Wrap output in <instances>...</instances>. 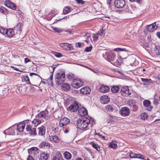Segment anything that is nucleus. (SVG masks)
I'll return each mask as SVG.
<instances>
[{
	"instance_id": "30",
	"label": "nucleus",
	"mask_w": 160,
	"mask_h": 160,
	"mask_svg": "<svg viewBox=\"0 0 160 160\" xmlns=\"http://www.w3.org/2000/svg\"><path fill=\"white\" fill-rule=\"evenodd\" d=\"M62 88L64 90L68 91L70 89V86L68 84L65 83L62 85Z\"/></svg>"
},
{
	"instance_id": "47",
	"label": "nucleus",
	"mask_w": 160,
	"mask_h": 160,
	"mask_svg": "<svg viewBox=\"0 0 160 160\" xmlns=\"http://www.w3.org/2000/svg\"><path fill=\"white\" fill-rule=\"evenodd\" d=\"M74 77L73 75L72 74L68 75L67 76L68 78L70 80H73L74 79H73Z\"/></svg>"
},
{
	"instance_id": "7",
	"label": "nucleus",
	"mask_w": 160,
	"mask_h": 160,
	"mask_svg": "<svg viewBox=\"0 0 160 160\" xmlns=\"http://www.w3.org/2000/svg\"><path fill=\"white\" fill-rule=\"evenodd\" d=\"M70 122V120L68 118L66 117L62 118L59 122V126L60 127H62L68 124Z\"/></svg>"
},
{
	"instance_id": "40",
	"label": "nucleus",
	"mask_w": 160,
	"mask_h": 160,
	"mask_svg": "<svg viewBox=\"0 0 160 160\" xmlns=\"http://www.w3.org/2000/svg\"><path fill=\"white\" fill-rule=\"evenodd\" d=\"M8 134L9 135H14L15 134L14 130L13 129L9 128L8 130Z\"/></svg>"
},
{
	"instance_id": "18",
	"label": "nucleus",
	"mask_w": 160,
	"mask_h": 160,
	"mask_svg": "<svg viewBox=\"0 0 160 160\" xmlns=\"http://www.w3.org/2000/svg\"><path fill=\"white\" fill-rule=\"evenodd\" d=\"M25 122L20 123L17 126V129L19 132H22L25 128Z\"/></svg>"
},
{
	"instance_id": "45",
	"label": "nucleus",
	"mask_w": 160,
	"mask_h": 160,
	"mask_svg": "<svg viewBox=\"0 0 160 160\" xmlns=\"http://www.w3.org/2000/svg\"><path fill=\"white\" fill-rule=\"evenodd\" d=\"M137 154L134 152H131L129 154V156L130 158H136Z\"/></svg>"
},
{
	"instance_id": "60",
	"label": "nucleus",
	"mask_w": 160,
	"mask_h": 160,
	"mask_svg": "<svg viewBox=\"0 0 160 160\" xmlns=\"http://www.w3.org/2000/svg\"><path fill=\"white\" fill-rule=\"evenodd\" d=\"M96 134L98 135V136L99 137V138H101L102 139V140L105 139V137L104 136H102V135H101L99 133H96Z\"/></svg>"
},
{
	"instance_id": "27",
	"label": "nucleus",
	"mask_w": 160,
	"mask_h": 160,
	"mask_svg": "<svg viewBox=\"0 0 160 160\" xmlns=\"http://www.w3.org/2000/svg\"><path fill=\"white\" fill-rule=\"evenodd\" d=\"M117 142L116 141H112L109 144V146L111 148L116 149L117 148Z\"/></svg>"
},
{
	"instance_id": "24",
	"label": "nucleus",
	"mask_w": 160,
	"mask_h": 160,
	"mask_svg": "<svg viewBox=\"0 0 160 160\" xmlns=\"http://www.w3.org/2000/svg\"><path fill=\"white\" fill-rule=\"evenodd\" d=\"M101 102L103 104H106L109 101V98L107 96H102L100 98Z\"/></svg>"
},
{
	"instance_id": "3",
	"label": "nucleus",
	"mask_w": 160,
	"mask_h": 160,
	"mask_svg": "<svg viewBox=\"0 0 160 160\" xmlns=\"http://www.w3.org/2000/svg\"><path fill=\"white\" fill-rule=\"evenodd\" d=\"M83 84V82L79 78H74L72 82V86L75 88H78Z\"/></svg>"
},
{
	"instance_id": "52",
	"label": "nucleus",
	"mask_w": 160,
	"mask_h": 160,
	"mask_svg": "<svg viewBox=\"0 0 160 160\" xmlns=\"http://www.w3.org/2000/svg\"><path fill=\"white\" fill-rule=\"evenodd\" d=\"M143 47L145 48H148L149 47V43L148 42H144L143 43Z\"/></svg>"
},
{
	"instance_id": "35",
	"label": "nucleus",
	"mask_w": 160,
	"mask_h": 160,
	"mask_svg": "<svg viewBox=\"0 0 160 160\" xmlns=\"http://www.w3.org/2000/svg\"><path fill=\"white\" fill-rule=\"evenodd\" d=\"M136 103L135 101L134 100L129 99L127 101V104L130 107H132V106Z\"/></svg>"
},
{
	"instance_id": "61",
	"label": "nucleus",
	"mask_w": 160,
	"mask_h": 160,
	"mask_svg": "<svg viewBox=\"0 0 160 160\" xmlns=\"http://www.w3.org/2000/svg\"><path fill=\"white\" fill-rule=\"evenodd\" d=\"M32 126L30 125H27L26 127V129L27 131L29 132Z\"/></svg>"
},
{
	"instance_id": "11",
	"label": "nucleus",
	"mask_w": 160,
	"mask_h": 160,
	"mask_svg": "<svg viewBox=\"0 0 160 160\" xmlns=\"http://www.w3.org/2000/svg\"><path fill=\"white\" fill-rule=\"evenodd\" d=\"M143 104L144 106L146 107V109L148 111H151L152 107L151 106V102L148 100H146L143 102Z\"/></svg>"
},
{
	"instance_id": "36",
	"label": "nucleus",
	"mask_w": 160,
	"mask_h": 160,
	"mask_svg": "<svg viewBox=\"0 0 160 160\" xmlns=\"http://www.w3.org/2000/svg\"><path fill=\"white\" fill-rule=\"evenodd\" d=\"M92 146L98 152H100L101 151V149L99 145L95 143H92Z\"/></svg>"
},
{
	"instance_id": "23",
	"label": "nucleus",
	"mask_w": 160,
	"mask_h": 160,
	"mask_svg": "<svg viewBox=\"0 0 160 160\" xmlns=\"http://www.w3.org/2000/svg\"><path fill=\"white\" fill-rule=\"evenodd\" d=\"M42 119H40L38 118H36L34 119L32 122V125H33L35 127H37L38 124H40L41 122Z\"/></svg>"
},
{
	"instance_id": "10",
	"label": "nucleus",
	"mask_w": 160,
	"mask_h": 160,
	"mask_svg": "<svg viewBox=\"0 0 160 160\" xmlns=\"http://www.w3.org/2000/svg\"><path fill=\"white\" fill-rule=\"evenodd\" d=\"M158 26L156 25V22H154L151 24L148 25L147 26V29L148 31L152 32L156 30Z\"/></svg>"
},
{
	"instance_id": "54",
	"label": "nucleus",
	"mask_w": 160,
	"mask_h": 160,
	"mask_svg": "<svg viewBox=\"0 0 160 160\" xmlns=\"http://www.w3.org/2000/svg\"><path fill=\"white\" fill-rule=\"evenodd\" d=\"M104 32V31L103 29H102L101 30H100L98 32V35H99L101 36H102L103 35V34L104 33L103 32Z\"/></svg>"
},
{
	"instance_id": "17",
	"label": "nucleus",
	"mask_w": 160,
	"mask_h": 160,
	"mask_svg": "<svg viewBox=\"0 0 160 160\" xmlns=\"http://www.w3.org/2000/svg\"><path fill=\"white\" fill-rule=\"evenodd\" d=\"M109 88L107 86L104 85L102 86L99 89L100 92L102 93H106L109 91Z\"/></svg>"
},
{
	"instance_id": "22",
	"label": "nucleus",
	"mask_w": 160,
	"mask_h": 160,
	"mask_svg": "<svg viewBox=\"0 0 160 160\" xmlns=\"http://www.w3.org/2000/svg\"><path fill=\"white\" fill-rule=\"evenodd\" d=\"M9 37H12L14 35V32L12 28H10L7 30L6 34Z\"/></svg>"
},
{
	"instance_id": "43",
	"label": "nucleus",
	"mask_w": 160,
	"mask_h": 160,
	"mask_svg": "<svg viewBox=\"0 0 160 160\" xmlns=\"http://www.w3.org/2000/svg\"><path fill=\"white\" fill-rule=\"evenodd\" d=\"M31 132H29V133L32 135H33L35 136L36 135H37V132H36V128H33Z\"/></svg>"
},
{
	"instance_id": "20",
	"label": "nucleus",
	"mask_w": 160,
	"mask_h": 160,
	"mask_svg": "<svg viewBox=\"0 0 160 160\" xmlns=\"http://www.w3.org/2000/svg\"><path fill=\"white\" fill-rule=\"evenodd\" d=\"M78 113L80 116H84L87 114L88 111L85 108H82L79 109Z\"/></svg>"
},
{
	"instance_id": "28",
	"label": "nucleus",
	"mask_w": 160,
	"mask_h": 160,
	"mask_svg": "<svg viewBox=\"0 0 160 160\" xmlns=\"http://www.w3.org/2000/svg\"><path fill=\"white\" fill-rule=\"evenodd\" d=\"M48 154L47 153H43L40 154V156L39 158L41 160H47L48 157Z\"/></svg>"
},
{
	"instance_id": "2",
	"label": "nucleus",
	"mask_w": 160,
	"mask_h": 160,
	"mask_svg": "<svg viewBox=\"0 0 160 160\" xmlns=\"http://www.w3.org/2000/svg\"><path fill=\"white\" fill-rule=\"evenodd\" d=\"M65 79L64 73L60 72H59L57 73L55 81L57 84L59 85L64 82Z\"/></svg>"
},
{
	"instance_id": "13",
	"label": "nucleus",
	"mask_w": 160,
	"mask_h": 160,
	"mask_svg": "<svg viewBox=\"0 0 160 160\" xmlns=\"http://www.w3.org/2000/svg\"><path fill=\"white\" fill-rule=\"evenodd\" d=\"M80 92L82 94H87L90 92L91 89L88 87H84L80 90Z\"/></svg>"
},
{
	"instance_id": "8",
	"label": "nucleus",
	"mask_w": 160,
	"mask_h": 160,
	"mask_svg": "<svg viewBox=\"0 0 160 160\" xmlns=\"http://www.w3.org/2000/svg\"><path fill=\"white\" fill-rule=\"evenodd\" d=\"M105 55L108 61H113L116 57L115 54L112 52H106Z\"/></svg>"
},
{
	"instance_id": "53",
	"label": "nucleus",
	"mask_w": 160,
	"mask_h": 160,
	"mask_svg": "<svg viewBox=\"0 0 160 160\" xmlns=\"http://www.w3.org/2000/svg\"><path fill=\"white\" fill-rule=\"evenodd\" d=\"M132 109L133 111H136L138 109V108L137 106L136 105V103L132 106Z\"/></svg>"
},
{
	"instance_id": "59",
	"label": "nucleus",
	"mask_w": 160,
	"mask_h": 160,
	"mask_svg": "<svg viewBox=\"0 0 160 160\" xmlns=\"http://www.w3.org/2000/svg\"><path fill=\"white\" fill-rule=\"evenodd\" d=\"M126 11L129 13H132V10L130 9V7L128 6L126 9Z\"/></svg>"
},
{
	"instance_id": "32",
	"label": "nucleus",
	"mask_w": 160,
	"mask_h": 160,
	"mask_svg": "<svg viewBox=\"0 0 160 160\" xmlns=\"http://www.w3.org/2000/svg\"><path fill=\"white\" fill-rule=\"evenodd\" d=\"M71 8L70 6H66L63 9V13L64 14H67L70 12L71 10Z\"/></svg>"
},
{
	"instance_id": "42",
	"label": "nucleus",
	"mask_w": 160,
	"mask_h": 160,
	"mask_svg": "<svg viewBox=\"0 0 160 160\" xmlns=\"http://www.w3.org/2000/svg\"><path fill=\"white\" fill-rule=\"evenodd\" d=\"M106 108L108 111H110L112 112L114 110L113 107L111 105H107L106 106Z\"/></svg>"
},
{
	"instance_id": "25",
	"label": "nucleus",
	"mask_w": 160,
	"mask_h": 160,
	"mask_svg": "<svg viewBox=\"0 0 160 160\" xmlns=\"http://www.w3.org/2000/svg\"><path fill=\"white\" fill-rule=\"evenodd\" d=\"M47 117V116L44 111H42L37 115L36 118H38L41 119H42V118H46Z\"/></svg>"
},
{
	"instance_id": "46",
	"label": "nucleus",
	"mask_w": 160,
	"mask_h": 160,
	"mask_svg": "<svg viewBox=\"0 0 160 160\" xmlns=\"http://www.w3.org/2000/svg\"><path fill=\"white\" fill-rule=\"evenodd\" d=\"M136 158H138L142 159H144V157L143 155L141 154L137 153Z\"/></svg>"
},
{
	"instance_id": "48",
	"label": "nucleus",
	"mask_w": 160,
	"mask_h": 160,
	"mask_svg": "<svg viewBox=\"0 0 160 160\" xmlns=\"http://www.w3.org/2000/svg\"><path fill=\"white\" fill-rule=\"evenodd\" d=\"M54 54L55 56L58 58H60L62 56V54L60 52H54Z\"/></svg>"
},
{
	"instance_id": "31",
	"label": "nucleus",
	"mask_w": 160,
	"mask_h": 160,
	"mask_svg": "<svg viewBox=\"0 0 160 160\" xmlns=\"http://www.w3.org/2000/svg\"><path fill=\"white\" fill-rule=\"evenodd\" d=\"M23 25V24L22 23H18L14 28V29L21 31Z\"/></svg>"
},
{
	"instance_id": "29",
	"label": "nucleus",
	"mask_w": 160,
	"mask_h": 160,
	"mask_svg": "<svg viewBox=\"0 0 160 160\" xmlns=\"http://www.w3.org/2000/svg\"><path fill=\"white\" fill-rule=\"evenodd\" d=\"M120 89L117 86H114L111 87V90L113 93H116L118 92Z\"/></svg>"
},
{
	"instance_id": "4",
	"label": "nucleus",
	"mask_w": 160,
	"mask_h": 160,
	"mask_svg": "<svg viewBox=\"0 0 160 160\" xmlns=\"http://www.w3.org/2000/svg\"><path fill=\"white\" fill-rule=\"evenodd\" d=\"M130 113V109L127 107L121 108L119 111V113L123 117H126L129 115Z\"/></svg>"
},
{
	"instance_id": "57",
	"label": "nucleus",
	"mask_w": 160,
	"mask_h": 160,
	"mask_svg": "<svg viewBox=\"0 0 160 160\" xmlns=\"http://www.w3.org/2000/svg\"><path fill=\"white\" fill-rule=\"evenodd\" d=\"M25 80L28 83H30L29 79L28 76H25L24 77Z\"/></svg>"
},
{
	"instance_id": "41",
	"label": "nucleus",
	"mask_w": 160,
	"mask_h": 160,
	"mask_svg": "<svg viewBox=\"0 0 160 160\" xmlns=\"http://www.w3.org/2000/svg\"><path fill=\"white\" fill-rule=\"evenodd\" d=\"M141 118L142 119L145 120L147 119L148 115V114L145 113H142L141 115Z\"/></svg>"
},
{
	"instance_id": "34",
	"label": "nucleus",
	"mask_w": 160,
	"mask_h": 160,
	"mask_svg": "<svg viewBox=\"0 0 160 160\" xmlns=\"http://www.w3.org/2000/svg\"><path fill=\"white\" fill-rule=\"evenodd\" d=\"M0 12L4 14H6L8 13V11L3 6H1L0 8Z\"/></svg>"
},
{
	"instance_id": "15",
	"label": "nucleus",
	"mask_w": 160,
	"mask_h": 160,
	"mask_svg": "<svg viewBox=\"0 0 160 160\" xmlns=\"http://www.w3.org/2000/svg\"><path fill=\"white\" fill-rule=\"evenodd\" d=\"M141 81L144 83L143 85H149L151 83H153V81L151 80V79L148 78H141Z\"/></svg>"
},
{
	"instance_id": "50",
	"label": "nucleus",
	"mask_w": 160,
	"mask_h": 160,
	"mask_svg": "<svg viewBox=\"0 0 160 160\" xmlns=\"http://www.w3.org/2000/svg\"><path fill=\"white\" fill-rule=\"evenodd\" d=\"M46 142H42L39 145V147L41 148H44L45 147Z\"/></svg>"
},
{
	"instance_id": "21",
	"label": "nucleus",
	"mask_w": 160,
	"mask_h": 160,
	"mask_svg": "<svg viewBox=\"0 0 160 160\" xmlns=\"http://www.w3.org/2000/svg\"><path fill=\"white\" fill-rule=\"evenodd\" d=\"M154 52L157 55H160V45L158 43H156Z\"/></svg>"
},
{
	"instance_id": "64",
	"label": "nucleus",
	"mask_w": 160,
	"mask_h": 160,
	"mask_svg": "<svg viewBox=\"0 0 160 160\" xmlns=\"http://www.w3.org/2000/svg\"><path fill=\"white\" fill-rule=\"evenodd\" d=\"M45 147L48 148H50V144L48 142H46Z\"/></svg>"
},
{
	"instance_id": "1",
	"label": "nucleus",
	"mask_w": 160,
	"mask_h": 160,
	"mask_svg": "<svg viewBox=\"0 0 160 160\" xmlns=\"http://www.w3.org/2000/svg\"><path fill=\"white\" fill-rule=\"evenodd\" d=\"M90 122V120L89 119L84 117L78 119L77 121V125L80 129L84 130L88 127Z\"/></svg>"
},
{
	"instance_id": "39",
	"label": "nucleus",
	"mask_w": 160,
	"mask_h": 160,
	"mask_svg": "<svg viewBox=\"0 0 160 160\" xmlns=\"http://www.w3.org/2000/svg\"><path fill=\"white\" fill-rule=\"evenodd\" d=\"M7 30L2 27H0V33L3 35L6 34Z\"/></svg>"
},
{
	"instance_id": "62",
	"label": "nucleus",
	"mask_w": 160,
	"mask_h": 160,
	"mask_svg": "<svg viewBox=\"0 0 160 160\" xmlns=\"http://www.w3.org/2000/svg\"><path fill=\"white\" fill-rule=\"evenodd\" d=\"M84 36L86 38H88L91 36V34L90 33H87L84 35Z\"/></svg>"
},
{
	"instance_id": "26",
	"label": "nucleus",
	"mask_w": 160,
	"mask_h": 160,
	"mask_svg": "<svg viewBox=\"0 0 160 160\" xmlns=\"http://www.w3.org/2000/svg\"><path fill=\"white\" fill-rule=\"evenodd\" d=\"M62 154L59 152L57 153L56 155L54 156L52 160H62Z\"/></svg>"
},
{
	"instance_id": "37",
	"label": "nucleus",
	"mask_w": 160,
	"mask_h": 160,
	"mask_svg": "<svg viewBox=\"0 0 160 160\" xmlns=\"http://www.w3.org/2000/svg\"><path fill=\"white\" fill-rule=\"evenodd\" d=\"M113 50L115 52H118V51H126L127 52V49L125 48H115Z\"/></svg>"
},
{
	"instance_id": "56",
	"label": "nucleus",
	"mask_w": 160,
	"mask_h": 160,
	"mask_svg": "<svg viewBox=\"0 0 160 160\" xmlns=\"http://www.w3.org/2000/svg\"><path fill=\"white\" fill-rule=\"evenodd\" d=\"M11 67L12 68V69H14L17 71H19V72H23L22 70L19 69V68H17L16 67H15L13 66H11Z\"/></svg>"
},
{
	"instance_id": "44",
	"label": "nucleus",
	"mask_w": 160,
	"mask_h": 160,
	"mask_svg": "<svg viewBox=\"0 0 160 160\" xmlns=\"http://www.w3.org/2000/svg\"><path fill=\"white\" fill-rule=\"evenodd\" d=\"M52 28L54 31H55L56 32H57L58 33H60L62 32V30L58 28L53 27H51Z\"/></svg>"
},
{
	"instance_id": "12",
	"label": "nucleus",
	"mask_w": 160,
	"mask_h": 160,
	"mask_svg": "<svg viewBox=\"0 0 160 160\" xmlns=\"http://www.w3.org/2000/svg\"><path fill=\"white\" fill-rule=\"evenodd\" d=\"M60 46L64 49L67 50H70L72 48V46L68 43H62L60 44Z\"/></svg>"
},
{
	"instance_id": "14",
	"label": "nucleus",
	"mask_w": 160,
	"mask_h": 160,
	"mask_svg": "<svg viewBox=\"0 0 160 160\" xmlns=\"http://www.w3.org/2000/svg\"><path fill=\"white\" fill-rule=\"evenodd\" d=\"M49 140L52 142L58 143L60 141V139L56 135H51L49 136Z\"/></svg>"
},
{
	"instance_id": "55",
	"label": "nucleus",
	"mask_w": 160,
	"mask_h": 160,
	"mask_svg": "<svg viewBox=\"0 0 160 160\" xmlns=\"http://www.w3.org/2000/svg\"><path fill=\"white\" fill-rule=\"evenodd\" d=\"M159 103L158 99L157 98H154L153 101V103L155 105H157Z\"/></svg>"
},
{
	"instance_id": "58",
	"label": "nucleus",
	"mask_w": 160,
	"mask_h": 160,
	"mask_svg": "<svg viewBox=\"0 0 160 160\" xmlns=\"http://www.w3.org/2000/svg\"><path fill=\"white\" fill-rule=\"evenodd\" d=\"M76 1L78 4H83L84 3V2L82 0H76Z\"/></svg>"
},
{
	"instance_id": "5",
	"label": "nucleus",
	"mask_w": 160,
	"mask_h": 160,
	"mask_svg": "<svg viewBox=\"0 0 160 160\" xmlns=\"http://www.w3.org/2000/svg\"><path fill=\"white\" fill-rule=\"evenodd\" d=\"M114 5L118 8H122L125 6L126 2L125 0H115Z\"/></svg>"
},
{
	"instance_id": "33",
	"label": "nucleus",
	"mask_w": 160,
	"mask_h": 160,
	"mask_svg": "<svg viewBox=\"0 0 160 160\" xmlns=\"http://www.w3.org/2000/svg\"><path fill=\"white\" fill-rule=\"evenodd\" d=\"M64 158L67 159H70L71 158L72 155L68 152H65L63 154Z\"/></svg>"
},
{
	"instance_id": "38",
	"label": "nucleus",
	"mask_w": 160,
	"mask_h": 160,
	"mask_svg": "<svg viewBox=\"0 0 160 160\" xmlns=\"http://www.w3.org/2000/svg\"><path fill=\"white\" fill-rule=\"evenodd\" d=\"M53 75V73L51 75L50 77V78H48L47 80V81L48 82L50 85H51L52 84Z\"/></svg>"
},
{
	"instance_id": "19",
	"label": "nucleus",
	"mask_w": 160,
	"mask_h": 160,
	"mask_svg": "<svg viewBox=\"0 0 160 160\" xmlns=\"http://www.w3.org/2000/svg\"><path fill=\"white\" fill-rule=\"evenodd\" d=\"M38 134L41 136H43L45 134L46 128L43 126H42L38 128Z\"/></svg>"
},
{
	"instance_id": "49",
	"label": "nucleus",
	"mask_w": 160,
	"mask_h": 160,
	"mask_svg": "<svg viewBox=\"0 0 160 160\" xmlns=\"http://www.w3.org/2000/svg\"><path fill=\"white\" fill-rule=\"evenodd\" d=\"M92 48V46H89V47H87L85 48V51L86 52H89L91 51Z\"/></svg>"
},
{
	"instance_id": "16",
	"label": "nucleus",
	"mask_w": 160,
	"mask_h": 160,
	"mask_svg": "<svg viewBox=\"0 0 160 160\" xmlns=\"http://www.w3.org/2000/svg\"><path fill=\"white\" fill-rule=\"evenodd\" d=\"M78 106L77 104H74L71 105L70 106L68 107L67 110L69 111H71L72 112L76 111L78 109Z\"/></svg>"
},
{
	"instance_id": "51",
	"label": "nucleus",
	"mask_w": 160,
	"mask_h": 160,
	"mask_svg": "<svg viewBox=\"0 0 160 160\" xmlns=\"http://www.w3.org/2000/svg\"><path fill=\"white\" fill-rule=\"evenodd\" d=\"M65 32L69 33L70 34H73V31L72 29H68L64 31Z\"/></svg>"
},
{
	"instance_id": "6",
	"label": "nucleus",
	"mask_w": 160,
	"mask_h": 160,
	"mask_svg": "<svg viewBox=\"0 0 160 160\" xmlns=\"http://www.w3.org/2000/svg\"><path fill=\"white\" fill-rule=\"evenodd\" d=\"M121 94L123 96L128 97L130 95L131 92L128 87H123L121 89Z\"/></svg>"
},
{
	"instance_id": "9",
	"label": "nucleus",
	"mask_w": 160,
	"mask_h": 160,
	"mask_svg": "<svg viewBox=\"0 0 160 160\" xmlns=\"http://www.w3.org/2000/svg\"><path fill=\"white\" fill-rule=\"evenodd\" d=\"M4 4L6 7L12 10H15L16 8V5L10 1L6 0Z\"/></svg>"
},
{
	"instance_id": "63",
	"label": "nucleus",
	"mask_w": 160,
	"mask_h": 160,
	"mask_svg": "<svg viewBox=\"0 0 160 160\" xmlns=\"http://www.w3.org/2000/svg\"><path fill=\"white\" fill-rule=\"evenodd\" d=\"M135 59L134 58H130V64H131L132 63H133L134 62H135Z\"/></svg>"
}]
</instances>
